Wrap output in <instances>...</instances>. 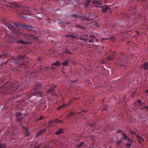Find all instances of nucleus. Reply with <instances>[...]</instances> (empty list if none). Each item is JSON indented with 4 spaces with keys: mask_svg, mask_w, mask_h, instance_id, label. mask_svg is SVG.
I'll return each mask as SVG.
<instances>
[{
    "mask_svg": "<svg viewBox=\"0 0 148 148\" xmlns=\"http://www.w3.org/2000/svg\"><path fill=\"white\" fill-rule=\"evenodd\" d=\"M116 55L115 54H112L109 56L108 57V60H114V58H115L114 56Z\"/></svg>",
    "mask_w": 148,
    "mask_h": 148,
    "instance_id": "obj_16",
    "label": "nucleus"
},
{
    "mask_svg": "<svg viewBox=\"0 0 148 148\" xmlns=\"http://www.w3.org/2000/svg\"><path fill=\"white\" fill-rule=\"evenodd\" d=\"M6 24L7 26L11 30L14 32L16 31V29L11 24L9 23V22L8 21H6L5 22H4Z\"/></svg>",
    "mask_w": 148,
    "mask_h": 148,
    "instance_id": "obj_12",
    "label": "nucleus"
},
{
    "mask_svg": "<svg viewBox=\"0 0 148 148\" xmlns=\"http://www.w3.org/2000/svg\"><path fill=\"white\" fill-rule=\"evenodd\" d=\"M69 104H70L69 103H64L62 105L60 106L58 108V109H59L60 108H63L64 107H67V106H68V105H69Z\"/></svg>",
    "mask_w": 148,
    "mask_h": 148,
    "instance_id": "obj_17",
    "label": "nucleus"
},
{
    "mask_svg": "<svg viewBox=\"0 0 148 148\" xmlns=\"http://www.w3.org/2000/svg\"><path fill=\"white\" fill-rule=\"evenodd\" d=\"M122 140L121 139L119 140L117 142V145L119 146V145L122 143Z\"/></svg>",
    "mask_w": 148,
    "mask_h": 148,
    "instance_id": "obj_26",
    "label": "nucleus"
},
{
    "mask_svg": "<svg viewBox=\"0 0 148 148\" xmlns=\"http://www.w3.org/2000/svg\"><path fill=\"white\" fill-rule=\"evenodd\" d=\"M93 41H94L93 40V39H90L89 40V42H93Z\"/></svg>",
    "mask_w": 148,
    "mask_h": 148,
    "instance_id": "obj_37",
    "label": "nucleus"
},
{
    "mask_svg": "<svg viewBox=\"0 0 148 148\" xmlns=\"http://www.w3.org/2000/svg\"><path fill=\"white\" fill-rule=\"evenodd\" d=\"M91 14H86V15H83L82 16H81V19L82 20H86L87 21H91L94 19V18H91L89 19V18L90 17Z\"/></svg>",
    "mask_w": 148,
    "mask_h": 148,
    "instance_id": "obj_10",
    "label": "nucleus"
},
{
    "mask_svg": "<svg viewBox=\"0 0 148 148\" xmlns=\"http://www.w3.org/2000/svg\"><path fill=\"white\" fill-rule=\"evenodd\" d=\"M43 133V132H42V130H41L40 131H38L37 132V136L41 135Z\"/></svg>",
    "mask_w": 148,
    "mask_h": 148,
    "instance_id": "obj_25",
    "label": "nucleus"
},
{
    "mask_svg": "<svg viewBox=\"0 0 148 148\" xmlns=\"http://www.w3.org/2000/svg\"><path fill=\"white\" fill-rule=\"evenodd\" d=\"M46 129H44V130H42V132H43V133L45 132L46 131Z\"/></svg>",
    "mask_w": 148,
    "mask_h": 148,
    "instance_id": "obj_40",
    "label": "nucleus"
},
{
    "mask_svg": "<svg viewBox=\"0 0 148 148\" xmlns=\"http://www.w3.org/2000/svg\"><path fill=\"white\" fill-rule=\"evenodd\" d=\"M1 34V33L0 32V35Z\"/></svg>",
    "mask_w": 148,
    "mask_h": 148,
    "instance_id": "obj_60",
    "label": "nucleus"
},
{
    "mask_svg": "<svg viewBox=\"0 0 148 148\" xmlns=\"http://www.w3.org/2000/svg\"><path fill=\"white\" fill-rule=\"evenodd\" d=\"M92 2L96 7L98 8L100 7L101 8H103L102 11L103 13L106 12V10L110 9L107 6H106L105 8H104L103 6H101L102 3L100 1H93Z\"/></svg>",
    "mask_w": 148,
    "mask_h": 148,
    "instance_id": "obj_6",
    "label": "nucleus"
},
{
    "mask_svg": "<svg viewBox=\"0 0 148 148\" xmlns=\"http://www.w3.org/2000/svg\"><path fill=\"white\" fill-rule=\"evenodd\" d=\"M145 108L146 109H148V106H146L145 107Z\"/></svg>",
    "mask_w": 148,
    "mask_h": 148,
    "instance_id": "obj_44",
    "label": "nucleus"
},
{
    "mask_svg": "<svg viewBox=\"0 0 148 148\" xmlns=\"http://www.w3.org/2000/svg\"><path fill=\"white\" fill-rule=\"evenodd\" d=\"M42 87V86L40 83H38L36 86L34 87L32 94L30 95V97L32 96L37 95L41 97H42L44 96V93L42 92L39 91L38 90L40 89Z\"/></svg>",
    "mask_w": 148,
    "mask_h": 148,
    "instance_id": "obj_3",
    "label": "nucleus"
},
{
    "mask_svg": "<svg viewBox=\"0 0 148 148\" xmlns=\"http://www.w3.org/2000/svg\"><path fill=\"white\" fill-rule=\"evenodd\" d=\"M131 132L133 134H136V132L134 131H132Z\"/></svg>",
    "mask_w": 148,
    "mask_h": 148,
    "instance_id": "obj_38",
    "label": "nucleus"
},
{
    "mask_svg": "<svg viewBox=\"0 0 148 148\" xmlns=\"http://www.w3.org/2000/svg\"><path fill=\"white\" fill-rule=\"evenodd\" d=\"M84 143H79V144H78L77 145V147H81V146H82L83 144Z\"/></svg>",
    "mask_w": 148,
    "mask_h": 148,
    "instance_id": "obj_28",
    "label": "nucleus"
},
{
    "mask_svg": "<svg viewBox=\"0 0 148 148\" xmlns=\"http://www.w3.org/2000/svg\"><path fill=\"white\" fill-rule=\"evenodd\" d=\"M90 36L92 38H94L95 37V36L94 34L90 35Z\"/></svg>",
    "mask_w": 148,
    "mask_h": 148,
    "instance_id": "obj_33",
    "label": "nucleus"
},
{
    "mask_svg": "<svg viewBox=\"0 0 148 148\" xmlns=\"http://www.w3.org/2000/svg\"><path fill=\"white\" fill-rule=\"evenodd\" d=\"M40 146H36L35 147V148H38Z\"/></svg>",
    "mask_w": 148,
    "mask_h": 148,
    "instance_id": "obj_46",
    "label": "nucleus"
},
{
    "mask_svg": "<svg viewBox=\"0 0 148 148\" xmlns=\"http://www.w3.org/2000/svg\"><path fill=\"white\" fill-rule=\"evenodd\" d=\"M17 27L19 29V27H22L24 29L30 31L33 28V27L32 26L27 25H23L20 23H15Z\"/></svg>",
    "mask_w": 148,
    "mask_h": 148,
    "instance_id": "obj_7",
    "label": "nucleus"
},
{
    "mask_svg": "<svg viewBox=\"0 0 148 148\" xmlns=\"http://www.w3.org/2000/svg\"><path fill=\"white\" fill-rule=\"evenodd\" d=\"M3 56L2 55H0V58H1L3 57Z\"/></svg>",
    "mask_w": 148,
    "mask_h": 148,
    "instance_id": "obj_53",
    "label": "nucleus"
},
{
    "mask_svg": "<svg viewBox=\"0 0 148 148\" xmlns=\"http://www.w3.org/2000/svg\"><path fill=\"white\" fill-rule=\"evenodd\" d=\"M66 52L68 53L69 54H72V53L71 52H68L67 51H66Z\"/></svg>",
    "mask_w": 148,
    "mask_h": 148,
    "instance_id": "obj_41",
    "label": "nucleus"
},
{
    "mask_svg": "<svg viewBox=\"0 0 148 148\" xmlns=\"http://www.w3.org/2000/svg\"><path fill=\"white\" fill-rule=\"evenodd\" d=\"M126 146L128 148H129L132 145V143H127L126 144Z\"/></svg>",
    "mask_w": 148,
    "mask_h": 148,
    "instance_id": "obj_29",
    "label": "nucleus"
},
{
    "mask_svg": "<svg viewBox=\"0 0 148 148\" xmlns=\"http://www.w3.org/2000/svg\"><path fill=\"white\" fill-rule=\"evenodd\" d=\"M56 87V85L53 84H51L49 86V84H48L45 86V88L47 89L49 88L47 90V92L48 93H50L52 95H55L56 97L57 96L56 94H55L54 92V88Z\"/></svg>",
    "mask_w": 148,
    "mask_h": 148,
    "instance_id": "obj_5",
    "label": "nucleus"
},
{
    "mask_svg": "<svg viewBox=\"0 0 148 148\" xmlns=\"http://www.w3.org/2000/svg\"><path fill=\"white\" fill-rule=\"evenodd\" d=\"M71 60V58H68L62 64L63 66H67L68 63L70 62Z\"/></svg>",
    "mask_w": 148,
    "mask_h": 148,
    "instance_id": "obj_15",
    "label": "nucleus"
},
{
    "mask_svg": "<svg viewBox=\"0 0 148 148\" xmlns=\"http://www.w3.org/2000/svg\"><path fill=\"white\" fill-rule=\"evenodd\" d=\"M108 39V38H103L101 39V41H102L104 40H107Z\"/></svg>",
    "mask_w": 148,
    "mask_h": 148,
    "instance_id": "obj_35",
    "label": "nucleus"
},
{
    "mask_svg": "<svg viewBox=\"0 0 148 148\" xmlns=\"http://www.w3.org/2000/svg\"><path fill=\"white\" fill-rule=\"evenodd\" d=\"M22 16L23 17H24V18H26V17H25L24 16Z\"/></svg>",
    "mask_w": 148,
    "mask_h": 148,
    "instance_id": "obj_58",
    "label": "nucleus"
},
{
    "mask_svg": "<svg viewBox=\"0 0 148 148\" xmlns=\"http://www.w3.org/2000/svg\"><path fill=\"white\" fill-rule=\"evenodd\" d=\"M137 102H141V101H140V100H138L137 101Z\"/></svg>",
    "mask_w": 148,
    "mask_h": 148,
    "instance_id": "obj_49",
    "label": "nucleus"
},
{
    "mask_svg": "<svg viewBox=\"0 0 148 148\" xmlns=\"http://www.w3.org/2000/svg\"><path fill=\"white\" fill-rule=\"evenodd\" d=\"M96 40H97V42H99V39H97Z\"/></svg>",
    "mask_w": 148,
    "mask_h": 148,
    "instance_id": "obj_55",
    "label": "nucleus"
},
{
    "mask_svg": "<svg viewBox=\"0 0 148 148\" xmlns=\"http://www.w3.org/2000/svg\"><path fill=\"white\" fill-rule=\"evenodd\" d=\"M79 39L81 40H83L84 39V37L81 36L79 37Z\"/></svg>",
    "mask_w": 148,
    "mask_h": 148,
    "instance_id": "obj_34",
    "label": "nucleus"
},
{
    "mask_svg": "<svg viewBox=\"0 0 148 148\" xmlns=\"http://www.w3.org/2000/svg\"><path fill=\"white\" fill-rule=\"evenodd\" d=\"M4 38L6 40L7 42L9 43L13 42L14 40L13 36L8 34L6 35L5 36Z\"/></svg>",
    "mask_w": 148,
    "mask_h": 148,
    "instance_id": "obj_8",
    "label": "nucleus"
},
{
    "mask_svg": "<svg viewBox=\"0 0 148 148\" xmlns=\"http://www.w3.org/2000/svg\"><path fill=\"white\" fill-rule=\"evenodd\" d=\"M116 53V52L115 51H114V52H113V53Z\"/></svg>",
    "mask_w": 148,
    "mask_h": 148,
    "instance_id": "obj_56",
    "label": "nucleus"
},
{
    "mask_svg": "<svg viewBox=\"0 0 148 148\" xmlns=\"http://www.w3.org/2000/svg\"><path fill=\"white\" fill-rule=\"evenodd\" d=\"M15 99V98L14 97H12V98H10L8 102H12V101H13L14 99Z\"/></svg>",
    "mask_w": 148,
    "mask_h": 148,
    "instance_id": "obj_30",
    "label": "nucleus"
},
{
    "mask_svg": "<svg viewBox=\"0 0 148 148\" xmlns=\"http://www.w3.org/2000/svg\"><path fill=\"white\" fill-rule=\"evenodd\" d=\"M83 40H85V41H84V42H86V40H88V39H87V38H84V39H83Z\"/></svg>",
    "mask_w": 148,
    "mask_h": 148,
    "instance_id": "obj_42",
    "label": "nucleus"
},
{
    "mask_svg": "<svg viewBox=\"0 0 148 148\" xmlns=\"http://www.w3.org/2000/svg\"><path fill=\"white\" fill-rule=\"evenodd\" d=\"M77 99V98H74V101H75L77 100L76 99Z\"/></svg>",
    "mask_w": 148,
    "mask_h": 148,
    "instance_id": "obj_47",
    "label": "nucleus"
},
{
    "mask_svg": "<svg viewBox=\"0 0 148 148\" xmlns=\"http://www.w3.org/2000/svg\"><path fill=\"white\" fill-rule=\"evenodd\" d=\"M76 114L74 113L73 112H71L68 114V116L67 117V118H68L69 117H71L73 115H75Z\"/></svg>",
    "mask_w": 148,
    "mask_h": 148,
    "instance_id": "obj_24",
    "label": "nucleus"
},
{
    "mask_svg": "<svg viewBox=\"0 0 148 148\" xmlns=\"http://www.w3.org/2000/svg\"><path fill=\"white\" fill-rule=\"evenodd\" d=\"M21 115L20 113H18L16 114V118L18 121L19 122V123H21L22 120V119L21 118H19V116Z\"/></svg>",
    "mask_w": 148,
    "mask_h": 148,
    "instance_id": "obj_18",
    "label": "nucleus"
},
{
    "mask_svg": "<svg viewBox=\"0 0 148 148\" xmlns=\"http://www.w3.org/2000/svg\"><path fill=\"white\" fill-rule=\"evenodd\" d=\"M118 132L119 133L122 132V133L123 132L121 130H118Z\"/></svg>",
    "mask_w": 148,
    "mask_h": 148,
    "instance_id": "obj_39",
    "label": "nucleus"
},
{
    "mask_svg": "<svg viewBox=\"0 0 148 148\" xmlns=\"http://www.w3.org/2000/svg\"><path fill=\"white\" fill-rule=\"evenodd\" d=\"M82 112H86V110H83L82 111Z\"/></svg>",
    "mask_w": 148,
    "mask_h": 148,
    "instance_id": "obj_48",
    "label": "nucleus"
},
{
    "mask_svg": "<svg viewBox=\"0 0 148 148\" xmlns=\"http://www.w3.org/2000/svg\"><path fill=\"white\" fill-rule=\"evenodd\" d=\"M75 81H73L72 82H74Z\"/></svg>",
    "mask_w": 148,
    "mask_h": 148,
    "instance_id": "obj_59",
    "label": "nucleus"
},
{
    "mask_svg": "<svg viewBox=\"0 0 148 148\" xmlns=\"http://www.w3.org/2000/svg\"><path fill=\"white\" fill-rule=\"evenodd\" d=\"M80 17H81V16H79L76 14H73L71 15V18L74 21H76L79 18L81 19Z\"/></svg>",
    "mask_w": 148,
    "mask_h": 148,
    "instance_id": "obj_13",
    "label": "nucleus"
},
{
    "mask_svg": "<svg viewBox=\"0 0 148 148\" xmlns=\"http://www.w3.org/2000/svg\"><path fill=\"white\" fill-rule=\"evenodd\" d=\"M81 112H79L78 113V114H81Z\"/></svg>",
    "mask_w": 148,
    "mask_h": 148,
    "instance_id": "obj_57",
    "label": "nucleus"
},
{
    "mask_svg": "<svg viewBox=\"0 0 148 148\" xmlns=\"http://www.w3.org/2000/svg\"><path fill=\"white\" fill-rule=\"evenodd\" d=\"M140 67L145 70H148V62L144 63L140 66Z\"/></svg>",
    "mask_w": 148,
    "mask_h": 148,
    "instance_id": "obj_14",
    "label": "nucleus"
},
{
    "mask_svg": "<svg viewBox=\"0 0 148 148\" xmlns=\"http://www.w3.org/2000/svg\"><path fill=\"white\" fill-rule=\"evenodd\" d=\"M96 125V124L95 123H94V124L93 125H92V124L91 125V126H92V125L95 126V125Z\"/></svg>",
    "mask_w": 148,
    "mask_h": 148,
    "instance_id": "obj_54",
    "label": "nucleus"
},
{
    "mask_svg": "<svg viewBox=\"0 0 148 148\" xmlns=\"http://www.w3.org/2000/svg\"><path fill=\"white\" fill-rule=\"evenodd\" d=\"M22 93H23L22 92V93H21V94H19L18 95V97L19 96H21L22 95Z\"/></svg>",
    "mask_w": 148,
    "mask_h": 148,
    "instance_id": "obj_43",
    "label": "nucleus"
},
{
    "mask_svg": "<svg viewBox=\"0 0 148 148\" xmlns=\"http://www.w3.org/2000/svg\"><path fill=\"white\" fill-rule=\"evenodd\" d=\"M137 138L139 140V141L140 142H144V139L141 136L139 135H138L137 136Z\"/></svg>",
    "mask_w": 148,
    "mask_h": 148,
    "instance_id": "obj_19",
    "label": "nucleus"
},
{
    "mask_svg": "<svg viewBox=\"0 0 148 148\" xmlns=\"http://www.w3.org/2000/svg\"><path fill=\"white\" fill-rule=\"evenodd\" d=\"M6 147L4 145L1 144L0 143V148H5Z\"/></svg>",
    "mask_w": 148,
    "mask_h": 148,
    "instance_id": "obj_31",
    "label": "nucleus"
},
{
    "mask_svg": "<svg viewBox=\"0 0 148 148\" xmlns=\"http://www.w3.org/2000/svg\"><path fill=\"white\" fill-rule=\"evenodd\" d=\"M29 134L28 132L24 134L26 136L29 135Z\"/></svg>",
    "mask_w": 148,
    "mask_h": 148,
    "instance_id": "obj_36",
    "label": "nucleus"
},
{
    "mask_svg": "<svg viewBox=\"0 0 148 148\" xmlns=\"http://www.w3.org/2000/svg\"><path fill=\"white\" fill-rule=\"evenodd\" d=\"M77 26L78 27H79V28H82V29H84V27H83V26H82L81 25H77Z\"/></svg>",
    "mask_w": 148,
    "mask_h": 148,
    "instance_id": "obj_32",
    "label": "nucleus"
},
{
    "mask_svg": "<svg viewBox=\"0 0 148 148\" xmlns=\"http://www.w3.org/2000/svg\"><path fill=\"white\" fill-rule=\"evenodd\" d=\"M66 37L67 38H69V37H71L75 38V39L77 38V37H76V36L75 34H72L71 35H66Z\"/></svg>",
    "mask_w": 148,
    "mask_h": 148,
    "instance_id": "obj_20",
    "label": "nucleus"
},
{
    "mask_svg": "<svg viewBox=\"0 0 148 148\" xmlns=\"http://www.w3.org/2000/svg\"><path fill=\"white\" fill-rule=\"evenodd\" d=\"M63 131L61 128H60L56 132V134L57 135L59 134H60L63 133Z\"/></svg>",
    "mask_w": 148,
    "mask_h": 148,
    "instance_id": "obj_21",
    "label": "nucleus"
},
{
    "mask_svg": "<svg viewBox=\"0 0 148 148\" xmlns=\"http://www.w3.org/2000/svg\"><path fill=\"white\" fill-rule=\"evenodd\" d=\"M19 86L17 82L6 83L4 85V87H6L4 89H0V95L9 94L14 92L19 88Z\"/></svg>",
    "mask_w": 148,
    "mask_h": 148,
    "instance_id": "obj_1",
    "label": "nucleus"
},
{
    "mask_svg": "<svg viewBox=\"0 0 148 148\" xmlns=\"http://www.w3.org/2000/svg\"><path fill=\"white\" fill-rule=\"evenodd\" d=\"M123 134L124 135L123 136L122 138L124 140H126V139H128V138H129L123 132H122Z\"/></svg>",
    "mask_w": 148,
    "mask_h": 148,
    "instance_id": "obj_22",
    "label": "nucleus"
},
{
    "mask_svg": "<svg viewBox=\"0 0 148 148\" xmlns=\"http://www.w3.org/2000/svg\"><path fill=\"white\" fill-rule=\"evenodd\" d=\"M25 56L24 55H19L16 58L13 57L12 60L15 63L18 64L19 66L25 65V64L24 62Z\"/></svg>",
    "mask_w": 148,
    "mask_h": 148,
    "instance_id": "obj_4",
    "label": "nucleus"
},
{
    "mask_svg": "<svg viewBox=\"0 0 148 148\" xmlns=\"http://www.w3.org/2000/svg\"><path fill=\"white\" fill-rule=\"evenodd\" d=\"M127 141L128 142V143H132L133 141V140L132 139H131V138H128Z\"/></svg>",
    "mask_w": 148,
    "mask_h": 148,
    "instance_id": "obj_27",
    "label": "nucleus"
},
{
    "mask_svg": "<svg viewBox=\"0 0 148 148\" xmlns=\"http://www.w3.org/2000/svg\"><path fill=\"white\" fill-rule=\"evenodd\" d=\"M70 23L69 22H67L66 23V24H68V25L69 24H70Z\"/></svg>",
    "mask_w": 148,
    "mask_h": 148,
    "instance_id": "obj_51",
    "label": "nucleus"
},
{
    "mask_svg": "<svg viewBox=\"0 0 148 148\" xmlns=\"http://www.w3.org/2000/svg\"><path fill=\"white\" fill-rule=\"evenodd\" d=\"M146 93H148V89L146 91Z\"/></svg>",
    "mask_w": 148,
    "mask_h": 148,
    "instance_id": "obj_50",
    "label": "nucleus"
},
{
    "mask_svg": "<svg viewBox=\"0 0 148 148\" xmlns=\"http://www.w3.org/2000/svg\"><path fill=\"white\" fill-rule=\"evenodd\" d=\"M23 127L24 128H25L26 129V127L24 128V126H23Z\"/></svg>",
    "mask_w": 148,
    "mask_h": 148,
    "instance_id": "obj_61",
    "label": "nucleus"
},
{
    "mask_svg": "<svg viewBox=\"0 0 148 148\" xmlns=\"http://www.w3.org/2000/svg\"><path fill=\"white\" fill-rule=\"evenodd\" d=\"M21 13L22 14L24 15H30L31 14L29 11V8L28 7L23 8L21 11Z\"/></svg>",
    "mask_w": 148,
    "mask_h": 148,
    "instance_id": "obj_9",
    "label": "nucleus"
},
{
    "mask_svg": "<svg viewBox=\"0 0 148 148\" xmlns=\"http://www.w3.org/2000/svg\"><path fill=\"white\" fill-rule=\"evenodd\" d=\"M24 37L29 41H24L22 39H20L18 40L17 42L21 44H27L31 43L34 40L36 41L37 39L36 37L33 35H30L26 33L24 34Z\"/></svg>",
    "mask_w": 148,
    "mask_h": 148,
    "instance_id": "obj_2",
    "label": "nucleus"
},
{
    "mask_svg": "<svg viewBox=\"0 0 148 148\" xmlns=\"http://www.w3.org/2000/svg\"><path fill=\"white\" fill-rule=\"evenodd\" d=\"M60 64V63L58 61H57V62H55V63H53L52 64V65H55L57 66H59Z\"/></svg>",
    "mask_w": 148,
    "mask_h": 148,
    "instance_id": "obj_23",
    "label": "nucleus"
},
{
    "mask_svg": "<svg viewBox=\"0 0 148 148\" xmlns=\"http://www.w3.org/2000/svg\"><path fill=\"white\" fill-rule=\"evenodd\" d=\"M69 102H71V101H70Z\"/></svg>",
    "mask_w": 148,
    "mask_h": 148,
    "instance_id": "obj_62",
    "label": "nucleus"
},
{
    "mask_svg": "<svg viewBox=\"0 0 148 148\" xmlns=\"http://www.w3.org/2000/svg\"><path fill=\"white\" fill-rule=\"evenodd\" d=\"M63 123V121H59L58 119H55L54 120H51L50 121L49 123H48V127H50L51 126H52V125H51V124L53 123Z\"/></svg>",
    "mask_w": 148,
    "mask_h": 148,
    "instance_id": "obj_11",
    "label": "nucleus"
},
{
    "mask_svg": "<svg viewBox=\"0 0 148 148\" xmlns=\"http://www.w3.org/2000/svg\"><path fill=\"white\" fill-rule=\"evenodd\" d=\"M15 102H21V101H18V100H16V101H15Z\"/></svg>",
    "mask_w": 148,
    "mask_h": 148,
    "instance_id": "obj_52",
    "label": "nucleus"
},
{
    "mask_svg": "<svg viewBox=\"0 0 148 148\" xmlns=\"http://www.w3.org/2000/svg\"><path fill=\"white\" fill-rule=\"evenodd\" d=\"M43 118V116H40V119H42Z\"/></svg>",
    "mask_w": 148,
    "mask_h": 148,
    "instance_id": "obj_45",
    "label": "nucleus"
}]
</instances>
